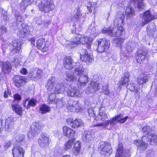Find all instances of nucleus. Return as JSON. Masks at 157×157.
Instances as JSON below:
<instances>
[{"label": "nucleus", "instance_id": "f704fd0d", "mask_svg": "<svg viewBox=\"0 0 157 157\" xmlns=\"http://www.w3.org/2000/svg\"><path fill=\"white\" fill-rule=\"evenodd\" d=\"M31 128L33 132H34L33 133L37 135L40 132L41 126L39 123L36 122L33 124Z\"/></svg>", "mask_w": 157, "mask_h": 157}, {"label": "nucleus", "instance_id": "79ce46f5", "mask_svg": "<svg viewBox=\"0 0 157 157\" xmlns=\"http://www.w3.org/2000/svg\"><path fill=\"white\" fill-rule=\"evenodd\" d=\"M84 71L85 69L82 66L80 65L75 69L74 73L78 76H80L81 75L85 73Z\"/></svg>", "mask_w": 157, "mask_h": 157}, {"label": "nucleus", "instance_id": "39448f33", "mask_svg": "<svg viewBox=\"0 0 157 157\" xmlns=\"http://www.w3.org/2000/svg\"><path fill=\"white\" fill-rule=\"evenodd\" d=\"M98 149L101 155L105 156H109L112 152L111 145L105 142H101L99 144Z\"/></svg>", "mask_w": 157, "mask_h": 157}, {"label": "nucleus", "instance_id": "c9c22d12", "mask_svg": "<svg viewBox=\"0 0 157 157\" xmlns=\"http://www.w3.org/2000/svg\"><path fill=\"white\" fill-rule=\"evenodd\" d=\"M83 124L82 120L80 119H76L71 122V126L74 128H77Z\"/></svg>", "mask_w": 157, "mask_h": 157}, {"label": "nucleus", "instance_id": "412c9836", "mask_svg": "<svg viewBox=\"0 0 157 157\" xmlns=\"http://www.w3.org/2000/svg\"><path fill=\"white\" fill-rule=\"evenodd\" d=\"M115 157H130L128 150L122 149V147L117 150Z\"/></svg>", "mask_w": 157, "mask_h": 157}, {"label": "nucleus", "instance_id": "473e14b6", "mask_svg": "<svg viewBox=\"0 0 157 157\" xmlns=\"http://www.w3.org/2000/svg\"><path fill=\"white\" fill-rule=\"evenodd\" d=\"M88 30L91 35H93L94 37H95L98 33V29L94 23L91 24L88 28Z\"/></svg>", "mask_w": 157, "mask_h": 157}, {"label": "nucleus", "instance_id": "0e129e2a", "mask_svg": "<svg viewBox=\"0 0 157 157\" xmlns=\"http://www.w3.org/2000/svg\"><path fill=\"white\" fill-rule=\"evenodd\" d=\"M14 101L19 100L21 99V97L19 95L16 94L14 95Z\"/></svg>", "mask_w": 157, "mask_h": 157}, {"label": "nucleus", "instance_id": "72a5a7b5", "mask_svg": "<svg viewBox=\"0 0 157 157\" xmlns=\"http://www.w3.org/2000/svg\"><path fill=\"white\" fill-rule=\"evenodd\" d=\"M16 82L15 85L18 87H20L24 84L25 83V78L20 76H16L15 77Z\"/></svg>", "mask_w": 157, "mask_h": 157}, {"label": "nucleus", "instance_id": "6e6d98bb", "mask_svg": "<svg viewBox=\"0 0 157 157\" xmlns=\"http://www.w3.org/2000/svg\"><path fill=\"white\" fill-rule=\"evenodd\" d=\"M94 127H100L102 128H105L107 127L106 121L95 124L94 125Z\"/></svg>", "mask_w": 157, "mask_h": 157}, {"label": "nucleus", "instance_id": "69168bd1", "mask_svg": "<svg viewBox=\"0 0 157 157\" xmlns=\"http://www.w3.org/2000/svg\"><path fill=\"white\" fill-rule=\"evenodd\" d=\"M20 73L23 75H26L27 74L28 72L25 68H23L21 70Z\"/></svg>", "mask_w": 157, "mask_h": 157}, {"label": "nucleus", "instance_id": "cd10ccee", "mask_svg": "<svg viewBox=\"0 0 157 157\" xmlns=\"http://www.w3.org/2000/svg\"><path fill=\"white\" fill-rule=\"evenodd\" d=\"M148 76L145 74H142L139 75L137 79L138 83L143 85L147 82L148 80Z\"/></svg>", "mask_w": 157, "mask_h": 157}, {"label": "nucleus", "instance_id": "a19ab883", "mask_svg": "<svg viewBox=\"0 0 157 157\" xmlns=\"http://www.w3.org/2000/svg\"><path fill=\"white\" fill-rule=\"evenodd\" d=\"M137 46V44L133 41L129 42L126 46V50L128 52H132L135 48Z\"/></svg>", "mask_w": 157, "mask_h": 157}, {"label": "nucleus", "instance_id": "f03ea898", "mask_svg": "<svg viewBox=\"0 0 157 157\" xmlns=\"http://www.w3.org/2000/svg\"><path fill=\"white\" fill-rule=\"evenodd\" d=\"M141 151H144L147 147V144H157V136L151 133L148 136H144L142 137V140H136L134 142Z\"/></svg>", "mask_w": 157, "mask_h": 157}, {"label": "nucleus", "instance_id": "4d7b16f0", "mask_svg": "<svg viewBox=\"0 0 157 157\" xmlns=\"http://www.w3.org/2000/svg\"><path fill=\"white\" fill-rule=\"evenodd\" d=\"M43 74V71L40 70H38L36 71V74L35 77L39 79L41 78Z\"/></svg>", "mask_w": 157, "mask_h": 157}, {"label": "nucleus", "instance_id": "20e7f679", "mask_svg": "<svg viewBox=\"0 0 157 157\" xmlns=\"http://www.w3.org/2000/svg\"><path fill=\"white\" fill-rule=\"evenodd\" d=\"M124 29L122 26L113 28L110 27L109 28H104L102 32L104 33H107L109 35L112 36H121Z\"/></svg>", "mask_w": 157, "mask_h": 157}, {"label": "nucleus", "instance_id": "052dcab7", "mask_svg": "<svg viewBox=\"0 0 157 157\" xmlns=\"http://www.w3.org/2000/svg\"><path fill=\"white\" fill-rule=\"evenodd\" d=\"M12 144V142L11 141L6 142L4 145V149L5 150H7L10 147Z\"/></svg>", "mask_w": 157, "mask_h": 157}, {"label": "nucleus", "instance_id": "ddd939ff", "mask_svg": "<svg viewBox=\"0 0 157 157\" xmlns=\"http://www.w3.org/2000/svg\"><path fill=\"white\" fill-rule=\"evenodd\" d=\"M63 64L65 68L68 70L72 69L76 65L72 58L70 56L66 57L64 58L63 60Z\"/></svg>", "mask_w": 157, "mask_h": 157}, {"label": "nucleus", "instance_id": "774afa93", "mask_svg": "<svg viewBox=\"0 0 157 157\" xmlns=\"http://www.w3.org/2000/svg\"><path fill=\"white\" fill-rule=\"evenodd\" d=\"M129 73L128 72H127L124 73V74L123 76V78H128L129 79Z\"/></svg>", "mask_w": 157, "mask_h": 157}, {"label": "nucleus", "instance_id": "a18cd8bd", "mask_svg": "<svg viewBox=\"0 0 157 157\" xmlns=\"http://www.w3.org/2000/svg\"><path fill=\"white\" fill-rule=\"evenodd\" d=\"M144 0H131V2L138 5V8L143 9L144 6V3L143 2Z\"/></svg>", "mask_w": 157, "mask_h": 157}, {"label": "nucleus", "instance_id": "0eeeda50", "mask_svg": "<svg viewBox=\"0 0 157 157\" xmlns=\"http://www.w3.org/2000/svg\"><path fill=\"white\" fill-rule=\"evenodd\" d=\"M81 60L86 62L87 64H90L94 61V58L93 56L89 54L86 50L82 49L81 50L80 52Z\"/></svg>", "mask_w": 157, "mask_h": 157}, {"label": "nucleus", "instance_id": "4be33fe9", "mask_svg": "<svg viewBox=\"0 0 157 157\" xmlns=\"http://www.w3.org/2000/svg\"><path fill=\"white\" fill-rule=\"evenodd\" d=\"M147 53V51L143 50H139L137 53L136 59L137 62L141 63L145 60L146 55Z\"/></svg>", "mask_w": 157, "mask_h": 157}, {"label": "nucleus", "instance_id": "6ab92c4d", "mask_svg": "<svg viewBox=\"0 0 157 157\" xmlns=\"http://www.w3.org/2000/svg\"><path fill=\"white\" fill-rule=\"evenodd\" d=\"M94 138V135L90 131H85L84 132L82 139V141L85 143H89L92 141Z\"/></svg>", "mask_w": 157, "mask_h": 157}, {"label": "nucleus", "instance_id": "4c0bfd02", "mask_svg": "<svg viewBox=\"0 0 157 157\" xmlns=\"http://www.w3.org/2000/svg\"><path fill=\"white\" fill-rule=\"evenodd\" d=\"M135 11L131 6L127 7L126 9L125 13L126 16L129 18L132 17L134 15Z\"/></svg>", "mask_w": 157, "mask_h": 157}, {"label": "nucleus", "instance_id": "37998d69", "mask_svg": "<svg viewBox=\"0 0 157 157\" xmlns=\"http://www.w3.org/2000/svg\"><path fill=\"white\" fill-rule=\"evenodd\" d=\"M56 107L59 108L63 107L65 105V99L64 98H58L57 99L56 102Z\"/></svg>", "mask_w": 157, "mask_h": 157}, {"label": "nucleus", "instance_id": "393cba45", "mask_svg": "<svg viewBox=\"0 0 157 157\" xmlns=\"http://www.w3.org/2000/svg\"><path fill=\"white\" fill-rule=\"evenodd\" d=\"M63 130V133L68 138H72L75 135V132L67 126H64Z\"/></svg>", "mask_w": 157, "mask_h": 157}, {"label": "nucleus", "instance_id": "b1692460", "mask_svg": "<svg viewBox=\"0 0 157 157\" xmlns=\"http://www.w3.org/2000/svg\"><path fill=\"white\" fill-rule=\"evenodd\" d=\"M1 65L2 70L5 73L9 74L11 71L12 67L9 62H1Z\"/></svg>", "mask_w": 157, "mask_h": 157}, {"label": "nucleus", "instance_id": "423d86ee", "mask_svg": "<svg viewBox=\"0 0 157 157\" xmlns=\"http://www.w3.org/2000/svg\"><path fill=\"white\" fill-rule=\"evenodd\" d=\"M98 52L102 53L105 51L109 48L110 42L109 40L100 39L97 42Z\"/></svg>", "mask_w": 157, "mask_h": 157}, {"label": "nucleus", "instance_id": "aec40b11", "mask_svg": "<svg viewBox=\"0 0 157 157\" xmlns=\"http://www.w3.org/2000/svg\"><path fill=\"white\" fill-rule=\"evenodd\" d=\"M21 43L19 41H14L12 44L10 45V50L12 53H14L18 51L21 49Z\"/></svg>", "mask_w": 157, "mask_h": 157}, {"label": "nucleus", "instance_id": "bf43d9fd", "mask_svg": "<svg viewBox=\"0 0 157 157\" xmlns=\"http://www.w3.org/2000/svg\"><path fill=\"white\" fill-rule=\"evenodd\" d=\"M128 118V116L125 117L123 118L122 117V118L117 119V122L120 123H123L126 121Z\"/></svg>", "mask_w": 157, "mask_h": 157}, {"label": "nucleus", "instance_id": "de8ad7c7", "mask_svg": "<svg viewBox=\"0 0 157 157\" xmlns=\"http://www.w3.org/2000/svg\"><path fill=\"white\" fill-rule=\"evenodd\" d=\"M49 96L48 98V102L49 104H52L54 103L55 99L56 98V96L55 94H53L52 93L50 95L49 94Z\"/></svg>", "mask_w": 157, "mask_h": 157}, {"label": "nucleus", "instance_id": "e433bc0d", "mask_svg": "<svg viewBox=\"0 0 157 157\" xmlns=\"http://www.w3.org/2000/svg\"><path fill=\"white\" fill-rule=\"evenodd\" d=\"M75 140V139L73 138L69 140L66 143L64 146V149L65 151L70 150L72 148V147H73Z\"/></svg>", "mask_w": 157, "mask_h": 157}, {"label": "nucleus", "instance_id": "5fc2aeb1", "mask_svg": "<svg viewBox=\"0 0 157 157\" xmlns=\"http://www.w3.org/2000/svg\"><path fill=\"white\" fill-rule=\"evenodd\" d=\"M25 136L23 134H20L17 136L16 137L17 141L18 142H22L25 139Z\"/></svg>", "mask_w": 157, "mask_h": 157}, {"label": "nucleus", "instance_id": "bb28decb", "mask_svg": "<svg viewBox=\"0 0 157 157\" xmlns=\"http://www.w3.org/2000/svg\"><path fill=\"white\" fill-rule=\"evenodd\" d=\"M66 90V86L62 83L58 84L56 86L54 92L56 94H60L63 93Z\"/></svg>", "mask_w": 157, "mask_h": 157}, {"label": "nucleus", "instance_id": "8fccbe9b", "mask_svg": "<svg viewBox=\"0 0 157 157\" xmlns=\"http://www.w3.org/2000/svg\"><path fill=\"white\" fill-rule=\"evenodd\" d=\"M99 118L104 121L108 118V116L105 112H100L99 113Z\"/></svg>", "mask_w": 157, "mask_h": 157}, {"label": "nucleus", "instance_id": "338daca9", "mask_svg": "<svg viewBox=\"0 0 157 157\" xmlns=\"http://www.w3.org/2000/svg\"><path fill=\"white\" fill-rule=\"evenodd\" d=\"M10 93L9 92L8 90H5L4 93V97L5 98H7L8 97V95H10Z\"/></svg>", "mask_w": 157, "mask_h": 157}, {"label": "nucleus", "instance_id": "ea45409f", "mask_svg": "<svg viewBox=\"0 0 157 157\" xmlns=\"http://www.w3.org/2000/svg\"><path fill=\"white\" fill-rule=\"evenodd\" d=\"M13 110L19 115H22V109L21 106L18 104L13 105L12 106Z\"/></svg>", "mask_w": 157, "mask_h": 157}, {"label": "nucleus", "instance_id": "9b49d317", "mask_svg": "<svg viewBox=\"0 0 157 157\" xmlns=\"http://www.w3.org/2000/svg\"><path fill=\"white\" fill-rule=\"evenodd\" d=\"M124 18L125 16L124 13L121 11L118 12L115 17L114 21V25L117 27L122 26L123 21Z\"/></svg>", "mask_w": 157, "mask_h": 157}, {"label": "nucleus", "instance_id": "58836bf2", "mask_svg": "<svg viewBox=\"0 0 157 157\" xmlns=\"http://www.w3.org/2000/svg\"><path fill=\"white\" fill-rule=\"evenodd\" d=\"M39 108L40 112L42 114H45L50 111V107L44 104L40 105Z\"/></svg>", "mask_w": 157, "mask_h": 157}, {"label": "nucleus", "instance_id": "5701e85b", "mask_svg": "<svg viewBox=\"0 0 157 157\" xmlns=\"http://www.w3.org/2000/svg\"><path fill=\"white\" fill-rule=\"evenodd\" d=\"M14 124L13 118L12 117H8L6 121L5 129L8 132H10L13 128Z\"/></svg>", "mask_w": 157, "mask_h": 157}, {"label": "nucleus", "instance_id": "f257e3e1", "mask_svg": "<svg viewBox=\"0 0 157 157\" xmlns=\"http://www.w3.org/2000/svg\"><path fill=\"white\" fill-rule=\"evenodd\" d=\"M92 41V39L88 37L77 34L71 39V41H66L65 47L68 49H71L76 46L77 44H84L88 49H90Z\"/></svg>", "mask_w": 157, "mask_h": 157}, {"label": "nucleus", "instance_id": "603ef678", "mask_svg": "<svg viewBox=\"0 0 157 157\" xmlns=\"http://www.w3.org/2000/svg\"><path fill=\"white\" fill-rule=\"evenodd\" d=\"M136 85L135 84H132L128 86V88L131 91H135L136 93L138 92L137 87H136Z\"/></svg>", "mask_w": 157, "mask_h": 157}, {"label": "nucleus", "instance_id": "c03bdc74", "mask_svg": "<svg viewBox=\"0 0 157 157\" xmlns=\"http://www.w3.org/2000/svg\"><path fill=\"white\" fill-rule=\"evenodd\" d=\"M31 3V2H30V0H24L23 1H22L21 3V8L23 9L21 10L22 12H24L25 7L27 6L30 5Z\"/></svg>", "mask_w": 157, "mask_h": 157}, {"label": "nucleus", "instance_id": "9d476101", "mask_svg": "<svg viewBox=\"0 0 157 157\" xmlns=\"http://www.w3.org/2000/svg\"><path fill=\"white\" fill-rule=\"evenodd\" d=\"M99 87V84L98 83L92 81L88 85L85 92L88 94L94 93L98 90Z\"/></svg>", "mask_w": 157, "mask_h": 157}, {"label": "nucleus", "instance_id": "680f3d73", "mask_svg": "<svg viewBox=\"0 0 157 157\" xmlns=\"http://www.w3.org/2000/svg\"><path fill=\"white\" fill-rule=\"evenodd\" d=\"M7 31V28L3 26H2L0 27V35L4 33H6Z\"/></svg>", "mask_w": 157, "mask_h": 157}, {"label": "nucleus", "instance_id": "864d4df0", "mask_svg": "<svg viewBox=\"0 0 157 157\" xmlns=\"http://www.w3.org/2000/svg\"><path fill=\"white\" fill-rule=\"evenodd\" d=\"M82 14L81 13L80 7H78L76 9V15L74 16L76 19H78L81 17Z\"/></svg>", "mask_w": 157, "mask_h": 157}, {"label": "nucleus", "instance_id": "2f4dec72", "mask_svg": "<svg viewBox=\"0 0 157 157\" xmlns=\"http://www.w3.org/2000/svg\"><path fill=\"white\" fill-rule=\"evenodd\" d=\"M122 117H123V115L120 114L115 116L110 120L106 121L107 126L109 124H110L111 125H113L116 124L118 122L117 119L122 118Z\"/></svg>", "mask_w": 157, "mask_h": 157}, {"label": "nucleus", "instance_id": "f3484780", "mask_svg": "<svg viewBox=\"0 0 157 157\" xmlns=\"http://www.w3.org/2000/svg\"><path fill=\"white\" fill-rule=\"evenodd\" d=\"M68 95L71 97H79L81 96L79 91L76 86H70L67 91Z\"/></svg>", "mask_w": 157, "mask_h": 157}, {"label": "nucleus", "instance_id": "c85d7f7f", "mask_svg": "<svg viewBox=\"0 0 157 157\" xmlns=\"http://www.w3.org/2000/svg\"><path fill=\"white\" fill-rule=\"evenodd\" d=\"M56 79L54 77H52L48 79L46 85L48 91H50L53 88Z\"/></svg>", "mask_w": 157, "mask_h": 157}, {"label": "nucleus", "instance_id": "dca6fc26", "mask_svg": "<svg viewBox=\"0 0 157 157\" xmlns=\"http://www.w3.org/2000/svg\"><path fill=\"white\" fill-rule=\"evenodd\" d=\"M36 46L38 49L44 52H47L48 50V46L46 44L44 39L38 40L37 41Z\"/></svg>", "mask_w": 157, "mask_h": 157}, {"label": "nucleus", "instance_id": "c756f323", "mask_svg": "<svg viewBox=\"0 0 157 157\" xmlns=\"http://www.w3.org/2000/svg\"><path fill=\"white\" fill-rule=\"evenodd\" d=\"M78 78V76H76L74 73L71 72L66 73L65 79L67 81L73 82H75Z\"/></svg>", "mask_w": 157, "mask_h": 157}, {"label": "nucleus", "instance_id": "09e8293b", "mask_svg": "<svg viewBox=\"0 0 157 157\" xmlns=\"http://www.w3.org/2000/svg\"><path fill=\"white\" fill-rule=\"evenodd\" d=\"M124 41V40L123 39L120 38L115 39L113 40V42L116 44L117 46L118 47H121Z\"/></svg>", "mask_w": 157, "mask_h": 157}, {"label": "nucleus", "instance_id": "7ed1b4c3", "mask_svg": "<svg viewBox=\"0 0 157 157\" xmlns=\"http://www.w3.org/2000/svg\"><path fill=\"white\" fill-rule=\"evenodd\" d=\"M36 3L39 10L44 13H48L54 8V5L51 0H37Z\"/></svg>", "mask_w": 157, "mask_h": 157}, {"label": "nucleus", "instance_id": "f8f14e48", "mask_svg": "<svg viewBox=\"0 0 157 157\" xmlns=\"http://www.w3.org/2000/svg\"><path fill=\"white\" fill-rule=\"evenodd\" d=\"M24 149L19 146H14L12 149L13 157H24Z\"/></svg>", "mask_w": 157, "mask_h": 157}, {"label": "nucleus", "instance_id": "1a4fd4ad", "mask_svg": "<svg viewBox=\"0 0 157 157\" xmlns=\"http://www.w3.org/2000/svg\"><path fill=\"white\" fill-rule=\"evenodd\" d=\"M89 78L87 74L80 75L77 82L78 87L79 89H81L85 86L88 82Z\"/></svg>", "mask_w": 157, "mask_h": 157}, {"label": "nucleus", "instance_id": "49530a36", "mask_svg": "<svg viewBox=\"0 0 157 157\" xmlns=\"http://www.w3.org/2000/svg\"><path fill=\"white\" fill-rule=\"evenodd\" d=\"M142 129L143 133V136H148L151 133L150 132L151 130V128L148 126H146L144 127Z\"/></svg>", "mask_w": 157, "mask_h": 157}, {"label": "nucleus", "instance_id": "4468645a", "mask_svg": "<svg viewBox=\"0 0 157 157\" xmlns=\"http://www.w3.org/2000/svg\"><path fill=\"white\" fill-rule=\"evenodd\" d=\"M154 18V16L151 13L150 11L147 10L144 13L143 17V20L141 24V26H144Z\"/></svg>", "mask_w": 157, "mask_h": 157}, {"label": "nucleus", "instance_id": "13d9d810", "mask_svg": "<svg viewBox=\"0 0 157 157\" xmlns=\"http://www.w3.org/2000/svg\"><path fill=\"white\" fill-rule=\"evenodd\" d=\"M103 92L105 95H108L109 94V90L108 87L107 86H103Z\"/></svg>", "mask_w": 157, "mask_h": 157}, {"label": "nucleus", "instance_id": "a211bd4d", "mask_svg": "<svg viewBox=\"0 0 157 157\" xmlns=\"http://www.w3.org/2000/svg\"><path fill=\"white\" fill-rule=\"evenodd\" d=\"M38 142L42 147H46L49 144V139L45 134H42L41 137L39 139Z\"/></svg>", "mask_w": 157, "mask_h": 157}, {"label": "nucleus", "instance_id": "7c9ffc66", "mask_svg": "<svg viewBox=\"0 0 157 157\" xmlns=\"http://www.w3.org/2000/svg\"><path fill=\"white\" fill-rule=\"evenodd\" d=\"M81 143L80 141H77L74 142V145L72 149V151L74 155H78L81 149Z\"/></svg>", "mask_w": 157, "mask_h": 157}, {"label": "nucleus", "instance_id": "2eb2a0df", "mask_svg": "<svg viewBox=\"0 0 157 157\" xmlns=\"http://www.w3.org/2000/svg\"><path fill=\"white\" fill-rule=\"evenodd\" d=\"M36 100L34 98L30 99L29 98H26L23 102L24 106L27 109L30 108V107H34L36 105Z\"/></svg>", "mask_w": 157, "mask_h": 157}, {"label": "nucleus", "instance_id": "e2e57ef3", "mask_svg": "<svg viewBox=\"0 0 157 157\" xmlns=\"http://www.w3.org/2000/svg\"><path fill=\"white\" fill-rule=\"evenodd\" d=\"M34 132H33L32 130V132H29L28 134V137L29 138H31L35 135H37L36 134H34Z\"/></svg>", "mask_w": 157, "mask_h": 157}, {"label": "nucleus", "instance_id": "3c124183", "mask_svg": "<svg viewBox=\"0 0 157 157\" xmlns=\"http://www.w3.org/2000/svg\"><path fill=\"white\" fill-rule=\"evenodd\" d=\"M129 81L128 79L122 78L121 81L119 83V85L120 86L122 85L125 86H128Z\"/></svg>", "mask_w": 157, "mask_h": 157}, {"label": "nucleus", "instance_id": "6e6552de", "mask_svg": "<svg viewBox=\"0 0 157 157\" xmlns=\"http://www.w3.org/2000/svg\"><path fill=\"white\" fill-rule=\"evenodd\" d=\"M68 109L71 112H78L81 111L82 107L81 105L78 101L73 100H69L67 105Z\"/></svg>", "mask_w": 157, "mask_h": 157}, {"label": "nucleus", "instance_id": "a878e982", "mask_svg": "<svg viewBox=\"0 0 157 157\" xmlns=\"http://www.w3.org/2000/svg\"><path fill=\"white\" fill-rule=\"evenodd\" d=\"M29 32L28 26H25L17 32V36L19 37L23 38L28 36Z\"/></svg>", "mask_w": 157, "mask_h": 157}]
</instances>
